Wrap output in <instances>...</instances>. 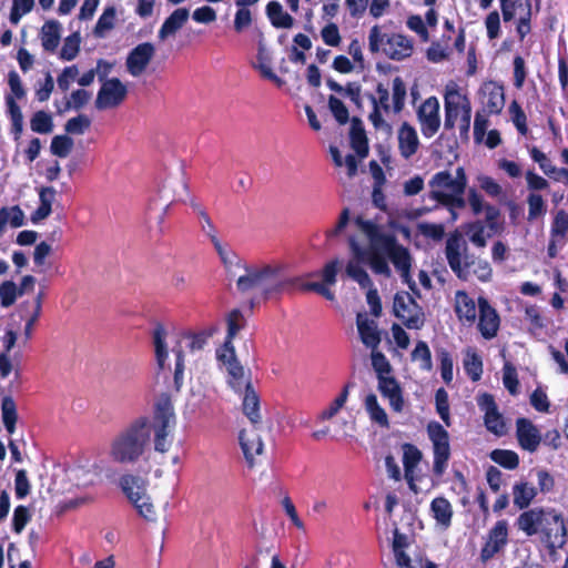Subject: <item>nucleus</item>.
Masks as SVG:
<instances>
[{
  "instance_id": "nucleus-1",
  "label": "nucleus",
  "mask_w": 568,
  "mask_h": 568,
  "mask_svg": "<svg viewBox=\"0 0 568 568\" xmlns=\"http://www.w3.org/2000/svg\"><path fill=\"white\" fill-rule=\"evenodd\" d=\"M176 417L170 394L162 393L154 403L152 428L154 449L166 453L172 444L170 434L175 427ZM151 424L146 416L132 420L113 436L109 445V457L115 464L132 465L144 455L150 443Z\"/></svg>"
},
{
  "instance_id": "nucleus-2",
  "label": "nucleus",
  "mask_w": 568,
  "mask_h": 568,
  "mask_svg": "<svg viewBox=\"0 0 568 568\" xmlns=\"http://www.w3.org/2000/svg\"><path fill=\"white\" fill-rule=\"evenodd\" d=\"M245 274L236 280V288L241 294L255 293L262 301L280 298L285 292L295 288L302 276L290 277L284 274L281 264L242 265Z\"/></svg>"
},
{
  "instance_id": "nucleus-3",
  "label": "nucleus",
  "mask_w": 568,
  "mask_h": 568,
  "mask_svg": "<svg viewBox=\"0 0 568 568\" xmlns=\"http://www.w3.org/2000/svg\"><path fill=\"white\" fill-rule=\"evenodd\" d=\"M444 253L447 264L458 280L468 282L475 277L481 283H487L493 278L490 263L468 251L467 243L458 230L447 236Z\"/></svg>"
},
{
  "instance_id": "nucleus-4",
  "label": "nucleus",
  "mask_w": 568,
  "mask_h": 568,
  "mask_svg": "<svg viewBox=\"0 0 568 568\" xmlns=\"http://www.w3.org/2000/svg\"><path fill=\"white\" fill-rule=\"evenodd\" d=\"M467 201L474 215L485 212V221L476 220L467 223L464 227L470 243L478 248H484L487 245V237L504 230L503 223L499 221L501 212L497 206L486 203L484 196L475 187L468 190Z\"/></svg>"
},
{
  "instance_id": "nucleus-5",
  "label": "nucleus",
  "mask_w": 568,
  "mask_h": 568,
  "mask_svg": "<svg viewBox=\"0 0 568 568\" xmlns=\"http://www.w3.org/2000/svg\"><path fill=\"white\" fill-rule=\"evenodd\" d=\"M356 222L368 237L371 246L374 248H381L388 256L398 272H404L406 274L410 271V253L405 246L398 244L394 234L381 232L379 226L372 221H364L358 217Z\"/></svg>"
},
{
  "instance_id": "nucleus-6",
  "label": "nucleus",
  "mask_w": 568,
  "mask_h": 568,
  "mask_svg": "<svg viewBox=\"0 0 568 568\" xmlns=\"http://www.w3.org/2000/svg\"><path fill=\"white\" fill-rule=\"evenodd\" d=\"M376 94H369L373 110L369 113V121L375 129L390 128L384 120L382 111L388 113L393 109L394 113H400L405 108L407 89L400 77H395L392 82V105L389 104V90L382 82L376 85Z\"/></svg>"
},
{
  "instance_id": "nucleus-7",
  "label": "nucleus",
  "mask_w": 568,
  "mask_h": 568,
  "mask_svg": "<svg viewBox=\"0 0 568 568\" xmlns=\"http://www.w3.org/2000/svg\"><path fill=\"white\" fill-rule=\"evenodd\" d=\"M368 49L372 53L382 51L388 59L402 61L412 55L414 47L408 37L396 32L383 33L375 24L369 30Z\"/></svg>"
},
{
  "instance_id": "nucleus-8",
  "label": "nucleus",
  "mask_w": 568,
  "mask_h": 568,
  "mask_svg": "<svg viewBox=\"0 0 568 568\" xmlns=\"http://www.w3.org/2000/svg\"><path fill=\"white\" fill-rule=\"evenodd\" d=\"M426 430L433 444V473L435 476L442 477L447 469L450 458L449 433L436 420H430L427 424Z\"/></svg>"
},
{
  "instance_id": "nucleus-9",
  "label": "nucleus",
  "mask_w": 568,
  "mask_h": 568,
  "mask_svg": "<svg viewBox=\"0 0 568 568\" xmlns=\"http://www.w3.org/2000/svg\"><path fill=\"white\" fill-rule=\"evenodd\" d=\"M394 315L399 318L408 329H420L425 324L423 308L407 292H398L394 296Z\"/></svg>"
},
{
  "instance_id": "nucleus-10",
  "label": "nucleus",
  "mask_w": 568,
  "mask_h": 568,
  "mask_svg": "<svg viewBox=\"0 0 568 568\" xmlns=\"http://www.w3.org/2000/svg\"><path fill=\"white\" fill-rule=\"evenodd\" d=\"M128 95V88L119 78L106 79L95 99L98 110L113 109L122 104Z\"/></svg>"
},
{
  "instance_id": "nucleus-11",
  "label": "nucleus",
  "mask_w": 568,
  "mask_h": 568,
  "mask_svg": "<svg viewBox=\"0 0 568 568\" xmlns=\"http://www.w3.org/2000/svg\"><path fill=\"white\" fill-rule=\"evenodd\" d=\"M540 534L548 547H562L567 542V527L562 515L549 508L547 520L542 521Z\"/></svg>"
},
{
  "instance_id": "nucleus-12",
  "label": "nucleus",
  "mask_w": 568,
  "mask_h": 568,
  "mask_svg": "<svg viewBox=\"0 0 568 568\" xmlns=\"http://www.w3.org/2000/svg\"><path fill=\"white\" fill-rule=\"evenodd\" d=\"M439 101L436 97L427 98L417 109L416 116L422 134L433 138L440 128Z\"/></svg>"
},
{
  "instance_id": "nucleus-13",
  "label": "nucleus",
  "mask_w": 568,
  "mask_h": 568,
  "mask_svg": "<svg viewBox=\"0 0 568 568\" xmlns=\"http://www.w3.org/2000/svg\"><path fill=\"white\" fill-rule=\"evenodd\" d=\"M477 328L485 339H491L497 336L500 327L499 314L497 310L490 304V302L484 296H479L477 298Z\"/></svg>"
},
{
  "instance_id": "nucleus-14",
  "label": "nucleus",
  "mask_w": 568,
  "mask_h": 568,
  "mask_svg": "<svg viewBox=\"0 0 568 568\" xmlns=\"http://www.w3.org/2000/svg\"><path fill=\"white\" fill-rule=\"evenodd\" d=\"M508 541V526L506 520H498L488 531L486 541L480 550V559L483 562L490 560L498 554Z\"/></svg>"
},
{
  "instance_id": "nucleus-15",
  "label": "nucleus",
  "mask_w": 568,
  "mask_h": 568,
  "mask_svg": "<svg viewBox=\"0 0 568 568\" xmlns=\"http://www.w3.org/2000/svg\"><path fill=\"white\" fill-rule=\"evenodd\" d=\"M483 112L487 114H500L505 105V92L503 84L496 81H487L480 88Z\"/></svg>"
},
{
  "instance_id": "nucleus-16",
  "label": "nucleus",
  "mask_w": 568,
  "mask_h": 568,
  "mask_svg": "<svg viewBox=\"0 0 568 568\" xmlns=\"http://www.w3.org/2000/svg\"><path fill=\"white\" fill-rule=\"evenodd\" d=\"M155 53V48L151 42H143L134 47L126 58V69L133 77L141 75Z\"/></svg>"
},
{
  "instance_id": "nucleus-17",
  "label": "nucleus",
  "mask_w": 568,
  "mask_h": 568,
  "mask_svg": "<svg viewBox=\"0 0 568 568\" xmlns=\"http://www.w3.org/2000/svg\"><path fill=\"white\" fill-rule=\"evenodd\" d=\"M226 349L229 354H223L220 358L226 365L230 386L237 393L243 392V389H248L252 385L250 381L245 378L244 368L235 356L234 347L230 346Z\"/></svg>"
},
{
  "instance_id": "nucleus-18",
  "label": "nucleus",
  "mask_w": 568,
  "mask_h": 568,
  "mask_svg": "<svg viewBox=\"0 0 568 568\" xmlns=\"http://www.w3.org/2000/svg\"><path fill=\"white\" fill-rule=\"evenodd\" d=\"M549 508L535 507L530 509H524V511L517 517L515 525L517 528L525 532L527 537L540 534L542 528V521L547 520Z\"/></svg>"
},
{
  "instance_id": "nucleus-19",
  "label": "nucleus",
  "mask_w": 568,
  "mask_h": 568,
  "mask_svg": "<svg viewBox=\"0 0 568 568\" xmlns=\"http://www.w3.org/2000/svg\"><path fill=\"white\" fill-rule=\"evenodd\" d=\"M398 152L404 160L412 159L419 150L420 141L416 129L404 121L397 130Z\"/></svg>"
},
{
  "instance_id": "nucleus-20",
  "label": "nucleus",
  "mask_w": 568,
  "mask_h": 568,
  "mask_svg": "<svg viewBox=\"0 0 568 568\" xmlns=\"http://www.w3.org/2000/svg\"><path fill=\"white\" fill-rule=\"evenodd\" d=\"M516 437L519 446L529 453L538 449L541 435L538 428L528 418L520 417L516 420Z\"/></svg>"
},
{
  "instance_id": "nucleus-21",
  "label": "nucleus",
  "mask_w": 568,
  "mask_h": 568,
  "mask_svg": "<svg viewBox=\"0 0 568 568\" xmlns=\"http://www.w3.org/2000/svg\"><path fill=\"white\" fill-rule=\"evenodd\" d=\"M239 440L247 466L253 468L255 465V456L261 455L264 449V444L261 435L257 433L256 426L250 430H241Z\"/></svg>"
},
{
  "instance_id": "nucleus-22",
  "label": "nucleus",
  "mask_w": 568,
  "mask_h": 568,
  "mask_svg": "<svg viewBox=\"0 0 568 568\" xmlns=\"http://www.w3.org/2000/svg\"><path fill=\"white\" fill-rule=\"evenodd\" d=\"M478 304L466 291L455 293L454 311L463 325L471 326L477 320Z\"/></svg>"
},
{
  "instance_id": "nucleus-23",
  "label": "nucleus",
  "mask_w": 568,
  "mask_h": 568,
  "mask_svg": "<svg viewBox=\"0 0 568 568\" xmlns=\"http://www.w3.org/2000/svg\"><path fill=\"white\" fill-rule=\"evenodd\" d=\"M200 223L202 231L210 237L211 242L214 245V248L216 250L219 256L221 257V261L223 262L225 267H230L233 264L232 258L237 260L236 265L241 266V261L233 254L232 252H226L220 240L216 236V230L215 226L210 219L207 212L205 209L200 210Z\"/></svg>"
},
{
  "instance_id": "nucleus-24",
  "label": "nucleus",
  "mask_w": 568,
  "mask_h": 568,
  "mask_svg": "<svg viewBox=\"0 0 568 568\" xmlns=\"http://www.w3.org/2000/svg\"><path fill=\"white\" fill-rule=\"evenodd\" d=\"M378 390L384 398L389 402L390 408L400 413L404 408L403 389L398 381L393 376H379Z\"/></svg>"
},
{
  "instance_id": "nucleus-25",
  "label": "nucleus",
  "mask_w": 568,
  "mask_h": 568,
  "mask_svg": "<svg viewBox=\"0 0 568 568\" xmlns=\"http://www.w3.org/2000/svg\"><path fill=\"white\" fill-rule=\"evenodd\" d=\"M351 246L355 253V256L361 261L368 262L369 266L376 274H382L385 276L390 275V268L388 266V263L386 261V257L381 253V248H374L372 246V250L369 252H364L355 241L351 242Z\"/></svg>"
},
{
  "instance_id": "nucleus-26",
  "label": "nucleus",
  "mask_w": 568,
  "mask_h": 568,
  "mask_svg": "<svg viewBox=\"0 0 568 568\" xmlns=\"http://www.w3.org/2000/svg\"><path fill=\"white\" fill-rule=\"evenodd\" d=\"M356 325L362 343L372 351L377 349L382 338L375 321L368 320L362 313H358Z\"/></svg>"
},
{
  "instance_id": "nucleus-27",
  "label": "nucleus",
  "mask_w": 568,
  "mask_h": 568,
  "mask_svg": "<svg viewBox=\"0 0 568 568\" xmlns=\"http://www.w3.org/2000/svg\"><path fill=\"white\" fill-rule=\"evenodd\" d=\"M465 191L455 190L454 192L447 193L445 191L436 190L430 191V197L437 201L440 205L445 206L450 215L452 220L456 221L458 217L457 210H463L466 206V200L464 199Z\"/></svg>"
},
{
  "instance_id": "nucleus-28",
  "label": "nucleus",
  "mask_w": 568,
  "mask_h": 568,
  "mask_svg": "<svg viewBox=\"0 0 568 568\" xmlns=\"http://www.w3.org/2000/svg\"><path fill=\"white\" fill-rule=\"evenodd\" d=\"M403 465L405 479L407 480L408 487L415 494L418 493V488L414 480V469L422 459V452L413 444H404L403 446Z\"/></svg>"
},
{
  "instance_id": "nucleus-29",
  "label": "nucleus",
  "mask_w": 568,
  "mask_h": 568,
  "mask_svg": "<svg viewBox=\"0 0 568 568\" xmlns=\"http://www.w3.org/2000/svg\"><path fill=\"white\" fill-rule=\"evenodd\" d=\"M349 140L352 149L361 159H364L368 155V139L366 136L363 122L359 118L354 116L352 119Z\"/></svg>"
},
{
  "instance_id": "nucleus-30",
  "label": "nucleus",
  "mask_w": 568,
  "mask_h": 568,
  "mask_svg": "<svg viewBox=\"0 0 568 568\" xmlns=\"http://www.w3.org/2000/svg\"><path fill=\"white\" fill-rule=\"evenodd\" d=\"M463 102V95L458 93L457 90L448 91L445 95L444 109H445V119H444V128L445 130H453L455 128L456 120L460 112V105Z\"/></svg>"
},
{
  "instance_id": "nucleus-31",
  "label": "nucleus",
  "mask_w": 568,
  "mask_h": 568,
  "mask_svg": "<svg viewBox=\"0 0 568 568\" xmlns=\"http://www.w3.org/2000/svg\"><path fill=\"white\" fill-rule=\"evenodd\" d=\"M430 513L442 528L450 527L454 511L447 498L442 496L434 498L430 503Z\"/></svg>"
},
{
  "instance_id": "nucleus-32",
  "label": "nucleus",
  "mask_w": 568,
  "mask_h": 568,
  "mask_svg": "<svg viewBox=\"0 0 568 568\" xmlns=\"http://www.w3.org/2000/svg\"><path fill=\"white\" fill-rule=\"evenodd\" d=\"M266 16L271 24L276 29H290L294 24V18L285 12L282 4L275 0L266 4Z\"/></svg>"
},
{
  "instance_id": "nucleus-33",
  "label": "nucleus",
  "mask_w": 568,
  "mask_h": 568,
  "mask_svg": "<svg viewBox=\"0 0 568 568\" xmlns=\"http://www.w3.org/2000/svg\"><path fill=\"white\" fill-rule=\"evenodd\" d=\"M189 19V10L179 8L174 10L163 22L159 30V38L164 40L169 36L174 34Z\"/></svg>"
},
{
  "instance_id": "nucleus-34",
  "label": "nucleus",
  "mask_w": 568,
  "mask_h": 568,
  "mask_svg": "<svg viewBox=\"0 0 568 568\" xmlns=\"http://www.w3.org/2000/svg\"><path fill=\"white\" fill-rule=\"evenodd\" d=\"M55 190L52 186H43L39 191L40 205L31 214V222L37 224L38 222L47 219L52 212V203L55 197Z\"/></svg>"
},
{
  "instance_id": "nucleus-35",
  "label": "nucleus",
  "mask_w": 568,
  "mask_h": 568,
  "mask_svg": "<svg viewBox=\"0 0 568 568\" xmlns=\"http://www.w3.org/2000/svg\"><path fill=\"white\" fill-rule=\"evenodd\" d=\"M120 487L132 504L144 499L145 488L138 476L123 475L120 478Z\"/></svg>"
},
{
  "instance_id": "nucleus-36",
  "label": "nucleus",
  "mask_w": 568,
  "mask_h": 568,
  "mask_svg": "<svg viewBox=\"0 0 568 568\" xmlns=\"http://www.w3.org/2000/svg\"><path fill=\"white\" fill-rule=\"evenodd\" d=\"M514 506L519 510L527 509L537 496V489L527 481L516 483L513 487Z\"/></svg>"
},
{
  "instance_id": "nucleus-37",
  "label": "nucleus",
  "mask_w": 568,
  "mask_h": 568,
  "mask_svg": "<svg viewBox=\"0 0 568 568\" xmlns=\"http://www.w3.org/2000/svg\"><path fill=\"white\" fill-rule=\"evenodd\" d=\"M61 26L57 20L47 21L41 28V43L45 51L54 52L60 42Z\"/></svg>"
},
{
  "instance_id": "nucleus-38",
  "label": "nucleus",
  "mask_w": 568,
  "mask_h": 568,
  "mask_svg": "<svg viewBox=\"0 0 568 568\" xmlns=\"http://www.w3.org/2000/svg\"><path fill=\"white\" fill-rule=\"evenodd\" d=\"M243 390L245 392L242 403L243 413L250 419L253 426H256L261 423L260 397L252 386L248 387V389Z\"/></svg>"
},
{
  "instance_id": "nucleus-39",
  "label": "nucleus",
  "mask_w": 568,
  "mask_h": 568,
  "mask_svg": "<svg viewBox=\"0 0 568 568\" xmlns=\"http://www.w3.org/2000/svg\"><path fill=\"white\" fill-rule=\"evenodd\" d=\"M1 417L7 433L12 435L18 422V409L14 399L10 395L1 399Z\"/></svg>"
},
{
  "instance_id": "nucleus-40",
  "label": "nucleus",
  "mask_w": 568,
  "mask_h": 568,
  "mask_svg": "<svg viewBox=\"0 0 568 568\" xmlns=\"http://www.w3.org/2000/svg\"><path fill=\"white\" fill-rule=\"evenodd\" d=\"M365 409L369 415L372 422L378 424L381 427L388 428L389 422L385 409L378 404L375 394L371 393L365 397Z\"/></svg>"
},
{
  "instance_id": "nucleus-41",
  "label": "nucleus",
  "mask_w": 568,
  "mask_h": 568,
  "mask_svg": "<svg viewBox=\"0 0 568 568\" xmlns=\"http://www.w3.org/2000/svg\"><path fill=\"white\" fill-rule=\"evenodd\" d=\"M166 331L162 324H158L153 329V344L155 358L160 369L164 368L168 358V347L165 343Z\"/></svg>"
},
{
  "instance_id": "nucleus-42",
  "label": "nucleus",
  "mask_w": 568,
  "mask_h": 568,
  "mask_svg": "<svg viewBox=\"0 0 568 568\" xmlns=\"http://www.w3.org/2000/svg\"><path fill=\"white\" fill-rule=\"evenodd\" d=\"M227 333L224 346L229 348L232 346V341L239 332L245 326V318L239 308L232 310L226 316Z\"/></svg>"
},
{
  "instance_id": "nucleus-43",
  "label": "nucleus",
  "mask_w": 568,
  "mask_h": 568,
  "mask_svg": "<svg viewBox=\"0 0 568 568\" xmlns=\"http://www.w3.org/2000/svg\"><path fill=\"white\" fill-rule=\"evenodd\" d=\"M489 457L494 463L508 470H514L519 466V456L514 450L497 448L489 454Z\"/></svg>"
},
{
  "instance_id": "nucleus-44",
  "label": "nucleus",
  "mask_w": 568,
  "mask_h": 568,
  "mask_svg": "<svg viewBox=\"0 0 568 568\" xmlns=\"http://www.w3.org/2000/svg\"><path fill=\"white\" fill-rule=\"evenodd\" d=\"M30 128L34 133H51L54 128L52 115L43 110L34 112L30 120Z\"/></svg>"
},
{
  "instance_id": "nucleus-45",
  "label": "nucleus",
  "mask_w": 568,
  "mask_h": 568,
  "mask_svg": "<svg viewBox=\"0 0 568 568\" xmlns=\"http://www.w3.org/2000/svg\"><path fill=\"white\" fill-rule=\"evenodd\" d=\"M413 362H419V368L425 372L433 369L432 353L426 342L418 341L410 354Z\"/></svg>"
},
{
  "instance_id": "nucleus-46",
  "label": "nucleus",
  "mask_w": 568,
  "mask_h": 568,
  "mask_svg": "<svg viewBox=\"0 0 568 568\" xmlns=\"http://www.w3.org/2000/svg\"><path fill=\"white\" fill-rule=\"evenodd\" d=\"M115 16V8L113 6L106 7L95 23L93 34L97 38H103L106 31L113 29Z\"/></svg>"
},
{
  "instance_id": "nucleus-47",
  "label": "nucleus",
  "mask_w": 568,
  "mask_h": 568,
  "mask_svg": "<svg viewBox=\"0 0 568 568\" xmlns=\"http://www.w3.org/2000/svg\"><path fill=\"white\" fill-rule=\"evenodd\" d=\"M568 232V213L565 210H559L556 212L551 227H550V236L559 237L561 240V245L565 244V239Z\"/></svg>"
},
{
  "instance_id": "nucleus-48",
  "label": "nucleus",
  "mask_w": 568,
  "mask_h": 568,
  "mask_svg": "<svg viewBox=\"0 0 568 568\" xmlns=\"http://www.w3.org/2000/svg\"><path fill=\"white\" fill-rule=\"evenodd\" d=\"M511 121L521 135H527V115L517 100H514L508 108Z\"/></svg>"
},
{
  "instance_id": "nucleus-49",
  "label": "nucleus",
  "mask_w": 568,
  "mask_h": 568,
  "mask_svg": "<svg viewBox=\"0 0 568 568\" xmlns=\"http://www.w3.org/2000/svg\"><path fill=\"white\" fill-rule=\"evenodd\" d=\"M172 352L175 355V367H174V374H173V383L174 388L176 392H180L182 385H183V378H184V353L183 348L180 343L173 346Z\"/></svg>"
},
{
  "instance_id": "nucleus-50",
  "label": "nucleus",
  "mask_w": 568,
  "mask_h": 568,
  "mask_svg": "<svg viewBox=\"0 0 568 568\" xmlns=\"http://www.w3.org/2000/svg\"><path fill=\"white\" fill-rule=\"evenodd\" d=\"M73 140L68 134H60L52 138L50 151L58 158H65L73 148Z\"/></svg>"
},
{
  "instance_id": "nucleus-51",
  "label": "nucleus",
  "mask_w": 568,
  "mask_h": 568,
  "mask_svg": "<svg viewBox=\"0 0 568 568\" xmlns=\"http://www.w3.org/2000/svg\"><path fill=\"white\" fill-rule=\"evenodd\" d=\"M528 203V221H534L539 216H544L547 212L546 203L542 196L538 193L531 192L527 196Z\"/></svg>"
},
{
  "instance_id": "nucleus-52",
  "label": "nucleus",
  "mask_w": 568,
  "mask_h": 568,
  "mask_svg": "<svg viewBox=\"0 0 568 568\" xmlns=\"http://www.w3.org/2000/svg\"><path fill=\"white\" fill-rule=\"evenodd\" d=\"M81 38L79 32H74L65 38L60 51V58L65 61L73 60L80 51Z\"/></svg>"
},
{
  "instance_id": "nucleus-53",
  "label": "nucleus",
  "mask_w": 568,
  "mask_h": 568,
  "mask_svg": "<svg viewBox=\"0 0 568 568\" xmlns=\"http://www.w3.org/2000/svg\"><path fill=\"white\" fill-rule=\"evenodd\" d=\"M464 368L473 382H477L483 375V361L477 353H471L464 359Z\"/></svg>"
},
{
  "instance_id": "nucleus-54",
  "label": "nucleus",
  "mask_w": 568,
  "mask_h": 568,
  "mask_svg": "<svg viewBox=\"0 0 568 568\" xmlns=\"http://www.w3.org/2000/svg\"><path fill=\"white\" fill-rule=\"evenodd\" d=\"M435 405L436 412L445 423L446 426H450V415H449V400L448 393L445 388L440 387L435 393Z\"/></svg>"
},
{
  "instance_id": "nucleus-55",
  "label": "nucleus",
  "mask_w": 568,
  "mask_h": 568,
  "mask_svg": "<svg viewBox=\"0 0 568 568\" xmlns=\"http://www.w3.org/2000/svg\"><path fill=\"white\" fill-rule=\"evenodd\" d=\"M459 135L464 140H468L471 120V104L467 95H463L460 105Z\"/></svg>"
},
{
  "instance_id": "nucleus-56",
  "label": "nucleus",
  "mask_w": 568,
  "mask_h": 568,
  "mask_svg": "<svg viewBox=\"0 0 568 568\" xmlns=\"http://www.w3.org/2000/svg\"><path fill=\"white\" fill-rule=\"evenodd\" d=\"M437 357L440 364V375L443 381L449 385L453 381L454 362L450 353L446 348L437 349Z\"/></svg>"
},
{
  "instance_id": "nucleus-57",
  "label": "nucleus",
  "mask_w": 568,
  "mask_h": 568,
  "mask_svg": "<svg viewBox=\"0 0 568 568\" xmlns=\"http://www.w3.org/2000/svg\"><path fill=\"white\" fill-rule=\"evenodd\" d=\"M417 231L426 239L439 242L445 236V226L442 223L422 222L417 225Z\"/></svg>"
},
{
  "instance_id": "nucleus-58",
  "label": "nucleus",
  "mask_w": 568,
  "mask_h": 568,
  "mask_svg": "<svg viewBox=\"0 0 568 568\" xmlns=\"http://www.w3.org/2000/svg\"><path fill=\"white\" fill-rule=\"evenodd\" d=\"M484 424L487 430L496 436H503L506 434V424L498 409L493 412V414H485Z\"/></svg>"
},
{
  "instance_id": "nucleus-59",
  "label": "nucleus",
  "mask_w": 568,
  "mask_h": 568,
  "mask_svg": "<svg viewBox=\"0 0 568 568\" xmlns=\"http://www.w3.org/2000/svg\"><path fill=\"white\" fill-rule=\"evenodd\" d=\"M430 191H445L450 190V192L455 191V184L453 175L449 171H439L433 175V178L429 181Z\"/></svg>"
},
{
  "instance_id": "nucleus-60",
  "label": "nucleus",
  "mask_w": 568,
  "mask_h": 568,
  "mask_svg": "<svg viewBox=\"0 0 568 568\" xmlns=\"http://www.w3.org/2000/svg\"><path fill=\"white\" fill-rule=\"evenodd\" d=\"M346 273L351 278L357 282L362 288H367L373 285L368 273L357 263L348 262Z\"/></svg>"
},
{
  "instance_id": "nucleus-61",
  "label": "nucleus",
  "mask_w": 568,
  "mask_h": 568,
  "mask_svg": "<svg viewBox=\"0 0 568 568\" xmlns=\"http://www.w3.org/2000/svg\"><path fill=\"white\" fill-rule=\"evenodd\" d=\"M91 126V120L85 114H79L67 121L64 130L68 134H83Z\"/></svg>"
},
{
  "instance_id": "nucleus-62",
  "label": "nucleus",
  "mask_w": 568,
  "mask_h": 568,
  "mask_svg": "<svg viewBox=\"0 0 568 568\" xmlns=\"http://www.w3.org/2000/svg\"><path fill=\"white\" fill-rule=\"evenodd\" d=\"M328 108L333 116L339 124L343 125L349 121L348 109L343 103V101L336 98L335 95L328 97Z\"/></svg>"
},
{
  "instance_id": "nucleus-63",
  "label": "nucleus",
  "mask_w": 568,
  "mask_h": 568,
  "mask_svg": "<svg viewBox=\"0 0 568 568\" xmlns=\"http://www.w3.org/2000/svg\"><path fill=\"white\" fill-rule=\"evenodd\" d=\"M91 94L84 89L74 90L71 93L70 100H67L64 103V108L59 110V113L68 111L70 109L80 110L82 109L90 100Z\"/></svg>"
},
{
  "instance_id": "nucleus-64",
  "label": "nucleus",
  "mask_w": 568,
  "mask_h": 568,
  "mask_svg": "<svg viewBox=\"0 0 568 568\" xmlns=\"http://www.w3.org/2000/svg\"><path fill=\"white\" fill-rule=\"evenodd\" d=\"M31 513L27 506H17L12 516V530L16 534H21L27 524L31 520Z\"/></svg>"
}]
</instances>
